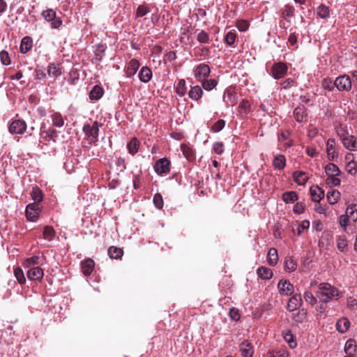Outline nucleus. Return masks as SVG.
I'll use <instances>...</instances> for the list:
<instances>
[{"mask_svg": "<svg viewBox=\"0 0 357 357\" xmlns=\"http://www.w3.org/2000/svg\"><path fill=\"white\" fill-rule=\"evenodd\" d=\"M40 137L45 142H50L51 140L55 142L57 137V132L56 130L52 128L46 129L45 125L43 124L40 127Z\"/></svg>", "mask_w": 357, "mask_h": 357, "instance_id": "10", "label": "nucleus"}, {"mask_svg": "<svg viewBox=\"0 0 357 357\" xmlns=\"http://www.w3.org/2000/svg\"><path fill=\"white\" fill-rule=\"evenodd\" d=\"M99 126L98 122L96 121L93 123L92 126L89 123L84 125L82 130L89 141L96 142L97 140L99 132Z\"/></svg>", "mask_w": 357, "mask_h": 357, "instance_id": "3", "label": "nucleus"}, {"mask_svg": "<svg viewBox=\"0 0 357 357\" xmlns=\"http://www.w3.org/2000/svg\"><path fill=\"white\" fill-rule=\"evenodd\" d=\"M239 107L245 114H247L250 111L251 104L249 100H243L239 105Z\"/></svg>", "mask_w": 357, "mask_h": 357, "instance_id": "63", "label": "nucleus"}, {"mask_svg": "<svg viewBox=\"0 0 357 357\" xmlns=\"http://www.w3.org/2000/svg\"><path fill=\"white\" fill-rule=\"evenodd\" d=\"M293 178L294 181L300 185H305L308 179L306 173L301 171H296L293 173Z\"/></svg>", "mask_w": 357, "mask_h": 357, "instance_id": "29", "label": "nucleus"}, {"mask_svg": "<svg viewBox=\"0 0 357 357\" xmlns=\"http://www.w3.org/2000/svg\"><path fill=\"white\" fill-rule=\"evenodd\" d=\"M211 73L210 67L206 63H200L194 69L195 77L198 81H202L207 77Z\"/></svg>", "mask_w": 357, "mask_h": 357, "instance_id": "8", "label": "nucleus"}, {"mask_svg": "<svg viewBox=\"0 0 357 357\" xmlns=\"http://www.w3.org/2000/svg\"><path fill=\"white\" fill-rule=\"evenodd\" d=\"M47 73L50 76L59 77L62 74L61 68H58L55 63H51L47 68Z\"/></svg>", "mask_w": 357, "mask_h": 357, "instance_id": "46", "label": "nucleus"}, {"mask_svg": "<svg viewBox=\"0 0 357 357\" xmlns=\"http://www.w3.org/2000/svg\"><path fill=\"white\" fill-rule=\"evenodd\" d=\"M346 160H347V163L346 165V169L349 174L351 175H355L357 172L356 169V164L353 158V155L349 153L345 157Z\"/></svg>", "mask_w": 357, "mask_h": 357, "instance_id": "22", "label": "nucleus"}, {"mask_svg": "<svg viewBox=\"0 0 357 357\" xmlns=\"http://www.w3.org/2000/svg\"><path fill=\"white\" fill-rule=\"evenodd\" d=\"M288 70L287 64L284 62L275 63L271 68V74L274 79H279L284 77Z\"/></svg>", "mask_w": 357, "mask_h": 357, "instance_id": "7", "label": "nucleus"}, {"mask_svg": "<svg viewBox=\"0 0 357 357\" xmlns=\"http://www.w3.org/2000/svg\"><path fill=\"white\" fill-rule=\"evenodd\" d=\"M181 150L183 156L189 161H192L195 158L194 150L185 144L181 145Z\"/></svg>", "mask_w": 357, "mask_h": 357, "instance_id": "30", "label": "nucleus"}, {"mask_svg": "<svg viewBox=\"0 0 357 357\" xmlns=\"http://www.w3.org/2000/svg\"><path fill=\"white\" fill-rule=\"evenodd\" d=\"M26 130V123L24 121L17 119L13 121L8 127V130L11 134L21 135Z\"/></svg>", "mask_w": 357, "mask_h": 357, "instance_id": "9", "label": "nucleus"}, {"mask_svg": "<svg viewBox=\"0 0 357 357\" xmlns=\"http://www.w3.org/2000/svg\"><path fill=\"white\" fill-rule=\"evenodd\" d=\"M350 326V322L347 318L340 319L336 324L337 330L341 333H345Z\"/></svg>", "mask_w": 357, "mask_h": 357, "instance_id": "37", "label": "nucleus"}, {"mask_svg": "<svg viewBox=\"0 0 357 357\" xmlns=\"http://www.w3.org/2000/svg\"><path fill=\"white\" fill-rule=\"evenodd\" d=\"M267 356L268 357H288V354L284 349L269 350Z\"/></svg>", "mask_w": 357, "mask_h": 357, "instance_id": "50", "label": "nucleus"}, {"mask_svg": "<svg viewBox=\"0 0 357 357\" xmlns=\"http://www.w3.org/2000/svg\"><path fill=\"white\" fill-rule=\"evenodd\" d=\"M197 40L199 43H208L210 41L209 34L204 30H202L197 36Z\"/></svg>", "mask_w": 357, "mask_h": 357, "instance_id": "53", "label": "nucleus"}, {"mask_svg": "<svg viewBox=\"0 0 357 357\" xmlns=\"http://www.w3.org/2000/svg\"><path fill=\"white\" fill-rule=\"evenodd\" d=\"M356 343L353 339L348 340L344 345V352L346 354L355 355L356 352Z\"/></svg>", "mask_w": 357, "mask_h": 357, "instance_id": "34", "label": "nucleus"}, {"mask_svg": "<svg viewBox=\"0 0 357 357\" xmlns=\"http://www.w3.org/2000/svg\"><path fill=\"white\" fill-rule=\"evenodd\" d=\"M295 13V8L293 6L286 4L280 10V18L281 19H289L294 17Z\"/></svg>", "mask_w": 357, "mask_h": 357, "instance_id": "21", "label": "nucleus"}, {"mask_svg": "<svg viewBox=\"0 0 357 357\" xmlns=\"http://www.w3.org/2000/svg\"><path fill=\"white\" fill-rule=\"evenodd\" d=\"M335 85L339 91H349L352 86L350 77L347 75H340L336 77Z\"/></svg>", "mask_w": 357, "mask_h": 357, "instance_id": "5", "label": "nucleus"}, {"mask_svg": "<svg viewBox=\"0 0 357 357\" xmlns=\"http://www.w3.org/2000/svg\"><path fill=\"white\" fill-rule=\"evenodd\" d=\"M293 115L294 119L299 123L304 122L307 119V114L305 107H296L294 110Z\"/></svg>", "mask_w": 357, "mask_h": 357, "instance_id": "19", "label": "nucleus"}, {"mask_svg": "<svg viewBox=\"0 0 357 357\" xmlns=\"http://www.w3.org/2000/svg\"><path fill=\"white\" fill-rule=\"evenodd\" d=\"M152 77V71L147 66L141 68L139 73V79L142 82L147 83Z\"/></svg>", "mask_w": 357, "mask_h": 357, "instance_id": "25", "label": "nucleus"}, {"mask_svg": "<svg viewBox=\"0 0 357 357\" xmlns=\"http://www.w3.org/2000/svg\"><path fill=\"white\" fill-rule=\"evenodd\" d=\"M346 213L354 222L357 223V204H352L347 206Z\"/></svg>", "mask_w": 357, "mask_h": 357, "instance_id": "40", "label": "nucleus"}, {"mask_svg": "<svg viewBox=\"0 0 357 357\" xmlns=\"http://www.w3.org/2000/svg\"><path fill=\"white\" fill-rule=\"evenodd\" d=\"M1 62L4 66H8L10 63V59L8 53L6 51H1L0 52Z\"/></svg>", "mask_w": 357, "mask_h": 357, "instance_id": "61", "label": "nucleus"}, {"mask_svg": "<svg viewBox=\"0 0 357 357\" xmlns=\"http://www.w3.org/2000/svg\"><path fill=\"white\" fill-rule=\"evenodd\" d=\"M273 166L275 169L282 170L286 166V159L284 155L282 154L276 155L273 160Z\"/></svg>", "mask_w": 357, "mask_h": 357, "instance_id": "23", "label": "nucleus"}, {"mask_svg": "<svg viewBox=\"0 0 357 357\" xmlns=\"http://www.w3.org/2000/svg\"><path fill=\"white\" fill-rule=\"evenodd\" d=\"M284 339L291 349L296 347L297 343L296 342L295 337L290 331H287L284 334Z\"/></svg>", "mask_w": 357, "mask_h": 357, "instance_id": "47", "label": "nucleus"}, {"mask_svg": "<svg viewBox=\"0 0 357 357\" xmlns=\"http://www.w3.org/2000/svg\"><path fill=\"white\" fill-rule=\"evenodd\" d=\"M33 46V40L32 38L29 36H24L22 38L20 43V52L22 54H26L29 52Z\"/></svg>", "mask_w": 357, "mask_h": 357, "instance_id": "20", "label": "nucleus"}, {"mask_svg": "<svg viewBox=\"0 0 357 357\" xmlns=\"http://www.w3.org/2000/svg\"><path fill=\"white\" fill-rule=\"evenodd\" d=\"M106 48L105 45L100 43L94 47L93 52L96 56H99L101 59L105 55Z\"/></svg>", "mask_w": 357, "mask_h": 357, "instance_id": "51", "label": "nucleus"}, {"mask_svg": "<svg viewBox=\"0 0 357 357\" xmlns=\"http://www.w3.org/2000/svg\"><path fill=\"white\" fill-rule=\"evenodd\" d=\"M326 153L329 160H334L337 157L336 142L334 139L330 138L327 140Z\"/></svg>", "mask_w": 357, "mask_h": 357, "instance_id": "12", "label": "nucleus"}, {"mask_svg": "<svg viewBox=\"0 0 357 357\" xmlns=\"http://www.w3.org/2000/svg\"><path fill=\"white\" fill-rule=\"evenodd\" d=\"M297 39H298V34L296 33V32L291 33L288 38V43H289V45L291 46L297 48L298 47Z\"/></svg>", "mask_w": 357, "mask_h": 357, "instance_id": "64", "label": "nucleus"}, {"mask_svg": "<svg viewBox=\"0 0 357 357\" xmlns=\"http://www.w3.org/2000/svg\"><path fill=\"white\" fill-rule=\"evenodd\" d=\"M344 147L349 151H354L357 147L356 142L352 135H348L342 139Z\"/></svg>", "mask_w": 357, "mask_h": 357, "instance_id": "28", "label": "nucleus"}, {"mask_svg": "<svg viewBox=\"0 0 357 357\" xmlns=\"http://www.w3.org/2000/svg\"><path fill=\"white\" fill-rule=\"evenodd\" d=\"M41 212V208L38 203H31L26 206L25 213L29 221L36 222Z\"/></svg>", "mask_w": 357, "mask_h": 357, "instance_id": "4", "label": "nucleus"}, {"mask_svg": "<svg viewBox=\"0 0 357 357\" xmlns=\"http://www.w3.org/2000/svg\"><path fill=\"white\" fill-rule=\"evenodd\" d=\"M236 27L240 31H245L249 27V22L245 20H239L236 22Z\"/></svg>", "mask_w": 357, "mask_h": 357, "instance_id": "62", "label": "nucleus"}, {"mask_svg": "<svg viewBox=\"0 0 357 357\" xmlns=\"http://www.w3.org/2000/svg\"><path fill=\"white\" fill-rule=\"evenodd\" d=\"M302 304V298L301 294H294L289 299L287 303V310L293 312L298 309Z\"/></svg>", "mask_w": 357, "mask_h": 357, "instance_id": "14", "label": "nucleus"}, {"mask_svg": "<svg viewBox=\"0 0 357 357\" xmlns=\"http://www.w3.org/2000/svg\"><path fill=\"white\" fill-rule=\"evenodd\" d=\"M41 15L46 22L50 23L52 29H58L63 24L61 17H57L56 12L52 8L43 10Z\"/></svg>", "mask_w": 357, "mask_h": 357, "instance_id": "2", "label": "nucleus"}, {"mask_svg": "<svg viewBox=\"0 0 357 357\" xmlns=\"http://www.w3.org/2000/svg\"><path fill=\"white\" fill-rule=\"evenodd\" d=\"M26 275L30 280L40 281L44 276V272L40 267L34 266L27 271Z\"/></svg>", "mask_w": 357, "mask_h": 357, "instance_id": "13", "label": "nucleus"}, {"mask_svg": "<svg viewBox=\"0 0 357 357\" xmlns=\"http://www.w3.org/2000/svg\"><path fill=\"white\" fill-rule=\"evenodd\" d=\"M224 100L227 105H234L236 103V97L234 90L227 89L224 95Z\"/></svg>", "mask_w": 357, "mask_h": 357, "instance_id": "32", "label": "nucleus"}, {"mask_svg": "<svg viewBox=\"0 0 357 357\" xmlns=\"http://www.w3.org/2000/svg\"><path fill=\"white\" fill-rule=\"evenodd\" d=\"M236 38V35L235 32L231 31L226 34L224 40L227 45L231 46L235 43Z\"/></svg>", "mask_w": 357, "mask_h": 357, "instance_id": "56", "label": "nucleus"}, {"mask_svg": "<svg viewBox=\"0 0 357 357\" xmlns=\"http://www.w3.org/2000/svg\"><path fill=\"white\" fill-rule=\"evenodd\" d=\"M14 275L20 284H24L26 282V278L21 268L17 267L14 269Z\"/></svg>", "mask_w": 357, "mask_h": 357, "instance_id": "49", "label": "nucleus"}, {"mask_svg": "<svg viewBox=\"0 0 357 357\" xmlns=\"http://www.w3.org/2000/svg\"><path fill=\"white\" fill-rule=\"evenodd\" d=\"M150 12V9L146 5H139L137 8L136 15L137 17H142Z\"/></svg>", "mask_w": 357, "mask_h": 357, "instance_id": "59", "label": "nucleus"}, {"mask_svg": "<svg viewBox=\"0 0 357 357\" xmlns=\"http://www.w3.org/2000/svg\"><path fill=\"white\" fill-rule=\"evenodd\" d=\"M325 172L328 176H339L341 173L339 167L334 163H329L325 167Z\"/></svg>", "mask_w": 357, "mask_h": 357, "instance_id": "35", "label": "nucleus"}, {"mask_svg": "<svg viewBox=\"0 0 357 357\" xmlns=\"http://www.w3.org/2000/svg\"><path fill=\"white\" fill-rule=\"evenodd\" d=\"M56 235V232L53 227L47 225L44 227L43 237L45 240L52 241Z\"/></svg>", "mask_w": 357, "mask_h": 357, "instance_id": "36", "label": "nucleus"}, {"mask_svg": "<svg viewBox=\"0 0 357 357\" xmlns=\"http://www.w3.org/2000/svg\"><path fill=\"white\" fill-rule=\"evenodd\" d=\"M52 124L56 128H61L64 125V120L61 113L55 112L51 115Z\"/></svg>", "mask_w": 357, "mask_h": 357, "instance_id": "38", "label": "nucleus"}, {"mask_svg": "<svg viewBox=\"0 0 357 357\" xmlns=\"http://www.w3.org/2000/svg\"><path fill=\"white\" fill-rule=\"evenodd\" d=\"M154 170L159 176L167 174L170 171V161L166 158H160L154 165Z\"/></svg>", "mask_w": 357, "mask_h": 357, "instance_id": "6", "label": "nucleus"}, {"mask_svg": "<svg viewBox=\"0 0 357 357\" xmlns=\"http://www.w3.org/2000/svg\"><path fill=\"white\" fill-rule=\"evenodd\" d=\"M310 193L312 200L314 202H319L324 197V191L318 185H312L310 188Z\"/></svg>", "mask_w": 357, "mask_h": 357, "instance_id": "15", "label": "nucleus"}, {"mask_svg": "<svg viewBox=\"0 0 357 357\" xmlns=\"http://www.w3.org/2000/svg\"><path fill=\"white\" fill-rule=\"evenodd\" d=\"M123 252L121 248L115 246H111L108 249V255L112 259H119L123 255Z\"/></svg>", "mask_w": 357, "mask_h": 357, "instance_id": "43", "label": "nucleus"}, {"mask_svg": "<svg viewBox=\"0 0 357 357\" xmlns=\"http://www.w3.org/2000/svg\"><path fill=\"white\" fill-rule=\"evenodd\" d=\"M203 95V90L199 85L192 86L190 91L188 92V96L190 98L194 100H199Z\"/></svg>", "mask_w": 357, "mask_h": 357, "instance_id": "27", "label": "nucleus"}, {"mask_svg": "<svg viewBox=\"0 0 357 357\" xmlns=\"http://www.w3.org/2000/svg\"><path fill=\"white\" fill-rule=\"evenodd\" d=\"M31 199L34 201L33 203L39 204L43 199V195L41 190L38 187H34L32 188L31 192Z\"/></svg>", "mask_w": 357, "mask_h": 357, "instance_id": "41", "label": "nucleus"}, {"mask_svg": "<svg viewBox=\"0 0 357 357\" xmlns=\"http://www.w3.org/2000/svg\"><path fill=\"white\" fill-rule=\"evenodd\" d=\"M317 15L322 19L328 18L330 15L328 7L323 4L320 5L317 8Z\"/></svg>", "mask_w": 357, "mask_h": 357, "instance_id": "48", "label": "nucleus"}, {"mask_svg": "<svg viewBox=\"0 0 357 357\" xmlns=\"http://www.w3.org/2000/svg\"><path fill=\"white\" fill-rule=\"evenodd\" d=\"M240 351L243 357H252L254 353L253 347L248 341H244L240 344Z\"/></svg>", "mask_w": 357, "mask_h": 357, "instance_id": "18", "label": "nucleus"}, {"mask_svg": "<svg viewBox=\"0 0 357 357\" xmlns=\"http://www.w3.org/2000/svg\"><path fill=\"white\" fill-rule=\"evenodd\" d=\"M319 289L316 293L317 297L323 303H328L335 296H338L339 291L329 283L321 282L319 284Z\"/></svg>", "mask_w": 357, "mask_h": 357, "instance_id": "1", "label": "nucleus"}, {"mask_svg": "<svg viewBox=\"0 0 357 357\" xmlns=\"http://www.w3.org/2000/svg\"><path fill=\"white\" fill-rule=\"evenodd\" d=\"M140 146V142L137 137H132L131 140L127 144V149L128 153L132 155H135L139 151Z\"/></svg>", "mask_w": 357, "mask_h": 357, "instance_id": "24", "label": "nucleus"}, {"mask_svg": "<svg viewBox=\"0 0 357 357\" xmlns=\"http://www.w3.org/2000/svg\"><path fill=\"white\" fill-rule=\"evenodd\" d=\"M282 198L285 203L290 204L294 203L295 201L298 200V197L296 192L288 191L282 194Z\"/></svg>", "mask_w": 357, "mask_h": 357, "instance_id": "39", "label": "nucleus"}, {"mask_svg": "<svg viewBox=\"0 0 357 357\" xmlns=\"http://www.w3.org/2000/svg\"><path fill=\"white\" fill-rule=\"evenodd\" d=\"M297 268V263L292 257H287L284 262V269L288 272H294Z\"/></svg>", "mask_w": 357, "mask_h": 357, "instance_id": "44", "label": "nucleus"}, {"mask_svg": "<svg viewBox=\"0 0 357 357\" xmlns=\"http://www.w3.org/2000/svg\"><path fill=\"white\" fill-rule=\"evenodd\" d=\"M225 126V121L223 119H220L216 121L212 126L211 130L214 132H218L221 131L224 127Z\"/></svg>", "mask_w": 357, "mask_h": 357, "instance_id": "60", "label": "nucleus"}, {"mask_svg": "<svg viewBox=\"0 0 357 357\" xmlns=\"http://www.w3.org/2000/svg\"><path fill=\"white\" fill-rule=\"evenodd\" d=\"M303 298L307 303H308L312 306L317 303V298L313 296L311 291H305L304 293Z\"/></svg>", "mask_w": 357, "mask_h": 357, "instance_id": "58", "label": "nucleus"}, {"mask_svg": "<svg viewBox=\"0 0 357 357\" xmlns=\"http://www.w3.org/2000/svg\"><path fill=\"white\" fill-rule=\"evenodd\" d=\"M321 85L323 89H324L325 90H328V91H333L335 87V80L333 81L330 78H325L322 81Z\"/></svg>", "mask_w": 357, "mask_h": 357, "instance_id": "54", "label": "nucleus"}, {"mask_svg": "<svg viewBox=\"0 0 357 357\" xmlns=\"http://www.w3.org/2000/svg\"><path fill=\"white\" fill-rule=\"evenodd\" d=\"M103 92V89L100 86L96 85L90 91L89 98L91 100H98L102 96Z\"/></svg>", "mask_w": 357, "mask_h": 357, "instance_id": "33", "label": "nucleus"}, {"mask_svg": "<svg viewBox=\"0 0 357 357\" xmlns=\"http://www.w3.org/2000/svg\"><path fill=\"white\" fill-rule=\"evenodd\" d=\"M278 289L281 295H291L294 291V285L287 280H280L278 283Z\"/></svg>", "mask_w": 357, "mask_h": 357, "instance_id": "11", "label": "nucleus"}, {"mask_svg": "<svg viewBox=\"0 0 357 357\" xmlns=\"http://www.w3.org/2000/svg\"><path fill=\"white\" fill-rule=\"evenodd\" d=\"M258 276L262 280H270L273 274L271 268L265 266H260L257 270Z\"/></svg>", "mask_w": 357, "mask_h": 357, "instance_id": "26", "label": "nucleus"}, {"mask_svg": "<svg viewBox=\"0 0 357 357\" xmlns=\"http://www.w3.org/2000/svg\"><path fill=\"white\" fill-rule=\"evenodd\" d=\"M94 261L90 258L82 261L81 268L83 274L86 276L90 275L94 270Z\"/></svg>", "mask_w": 357, "mask_h": 357, "instance_id": "17", "label": "nucleus"}, {"mask_svg": "<svg viewBox=\"0 0 357 357\" xmlns=\"http://www.w3.org/2000/svg\"><path fill=\"white\" fill-rule=\"evenodd\" d=\"M267 261L270 266H274L277 264L278 261V250L271 248L269 249L268 255H267Z\"/></svg>", "mask_w": 357, "mask_h": 357, "instance_id": "31", "label": "nucleus"}, {"mask_svg": "<svg viewBox=\"0 0 357 357\" xmlns=\"http://www.w3.org/2000/svg\"><path fill=\"white\" fill-rule=\"evenodd\" d=\"M153 202L155 206L158 209L162 208L163 205H164L163 199H162V196L160 193H156L153 196Z\"/></svg>", "mask_w": 357, "mask_h": 357, "instance_id": "57", "label": "nucleus"}, {"mask_svg": "<svg viewBox=\"0 0 357 357\" xmlns=\"http://www.w3.org/2000/svg\"><path fill=\"white\" fill-rule=\"evenodd\" d=\"M336 242L338 250L340 252H345L348 245L347 239L343 236H338Z\"/></svg>", "mask_w": 357, "mask_h": 357, "instance_id": "52", "label": "nucleus"}, {"mask_svg": "<svg viewBox=\"0 0 357 357\" xmlns=\"http://www.w3.org/2000/svg\"><path fill=\"white\" fill-rule=\"evenodd\" d=\"M139 66L140 63L137 59H131L128 63L127 68L126 69V76L128 77H132L133 75H135Z\"/></svg>", "mask_w": 357, "mask_h": 357, "instance_id": "16", "label": "nucleus"}, {"mask_svg": "<svg viewBox=\"0 0 357 357\" xmlns=\"http://www.w3.org/2000/svg\"><path fill=\"white\" fill-rule=\"evenodd\" d=\"M176 91L180 96H183L186 92L185 81L180 79L176 88Z\"/></svg>", "mask_w": 357, "mask_h": 357, "instance_id": "55", "label": "nucleus"}, {"mask_svg": "<svg viewBox=\"0 0 357 357\" xmlns=\"http://www.w3.org/2000/svg\"><path fill=\"white\" fill-rule=\"evenodd\" d=\"M201 82H202V87L206 91L212 90L218 84V81L215 79H204L202 80Z\"/></svg>", "mask_w": 357, "mask_h": 357, "instance_id": "45", "label": "nucleus"}, {"mask_svg": "<svg viewBox=\"0 0 357 357\" xmlns=\"http://www.w3.org/2000/svg\"><path fill=\"white\" fill-rule=\"evenodd\" d=\"M327 200L331 205L336 204L340 197V192L336 190H332L327 193Z\"/></svg>", "mask_w": 357, "mask_h": 357, "instance_id": "42", "label": "nucleus"}]
</instances>
